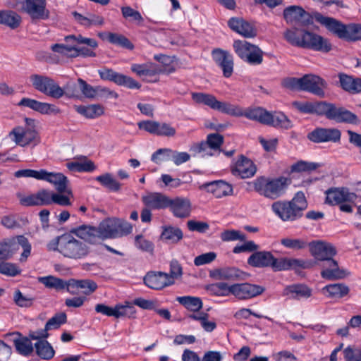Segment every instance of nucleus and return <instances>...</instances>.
Listing matches in <instances>:
<instances>
[{
	"label": "nucleus",
	"mask_w": 361,
	"mask_h": 361,
	"mask_svg": "<svg viewBox=\"0 0 361 361\" xmlns=\"http://www.w3.org/2000/svg\"><path fill=\"white\" fill-rule=\"evenodd\" d=\"M229 115L236 117L245 116L250 120L266 125L269 118V111L260 107L244 110L238 105L232 104Z\"/></svg>",
	"instance_id": "nucleus-16"
},
{
	"label": "nucleus",
	"mask_w": 361,
	"mask_h": 361,
	"mask_svg": "<svg viewBox=\"0 0 361 361\" xmlns=\"http://www.w3.org/2000/svg\"><path fill=\"white\" fill-rule=\"evenodd\" d=\"M290 183L291 179L283 176L272 179L260 177L253 181V186L259 195L275 200L286 192Z\"/></svg>",
	"instance_id": "nucleus-4"
},
{
	"label": "nucleus",
	"mask_w": 361,
	"mask_h": 361,
	"mask_svg": "<svg viewBox=\"0 0 361 361\" xmlns=\"http://www.w3.org/2000/svg\"><path fill=\"white\" fill-rule=\"evenodd\" d=\"M349 290V288L342 283L326 285L322 288V292L331 298H343L348 294Z\"/></svg>",
	"instance_id": "nucleus-41"
},
{
	"label": "nucleus",
	"mask_w": 361,
	"mask_h": 361,
	"mask_svg": "<svg viewBox=\"0 0 361 361\" xmlns=\"http://www.w3.org/2000/svg\"><path fill=\"white\" fill-rule=\"evenodd\" d=\"M228 27L244 37L251 38L257 35V30L250 23L240 18H231L228 21Z\"/></svg>",
	"instance_id": "nucleus-32"
},
{
	"label": "nucleus",
	"mask_w": 361,
	"mask_h": 361,
	"mask_svg": "<svg viewBox=\"0 0 361 361\" xmlns=\"http://www.w3.org/2000/svg\"><path fill=\"white\" fill-rule=\"evenodd\" d=\"M38 281L47 288H54L56 290L66 289L72 295H77L80 290L78 280L75 279L66 281L53 276H47L38 278Z\"/></svg>",
	"instance_id": "nucleus-11"
},
{
	"label": "nucleus",
	"mask_w": 361,
	"mask_h": 361,
	"mask_svg": "<svg viewBox=\"0 0 361 361\" xmlns=\"http://www.w3.org/2000/svg\"><path fill=\"white\" fill-rule=\"evenodd\" d=\"M344 357L346 361H361V349L348 346L343 350Z\"/></svg>",
	"instance_id": "nucleus-64"
},
{
	"label": "nucleus",
	"mask_w": 361,
	"mask_h": 361,
	"mask_svg": "<svg viewBox=\"0 0 361 361\" xmlns=\"http://www.w3.org/2000/svg\"><path fill=\"white\" fill-rule=\"evenodd\" d=\"M319 266L322 268L321 276L323 279L338 280L344 279L347 276L346 271L341 269L337 261L333 257L319 262Z\"/></svg>",
	"instance_id": "nucleus-25"
},
{
	"label": "nucleus",
	"mask_w": 361,
	"mask_h": 361,
	"mask_svg": "<svg viewBox=\"0 0 361 361\" xmlns=\"http://www.w3.org/2000/svg\"><path fill=\"white\" fill-rule=\"evenodd\" d=\"M114 317L120 318L121 317H134L136 310L133 305L126 302L125 305L117 304L114 307Z\"/></svg>",
	"instance_id": "nucleus-51"
},
{
	"label": "nucleus",
	"mask_w": 361,
	"mask_h": 361,
	"mask_svg": "<svg viewBox=\"0 0 361 361\" xmlns=\"http://www.w3.org/2000/svg\"><path fill=\"white\" fill-rule=\"evenodd\" d=\"M20 106H26L42 114H58L60 110L54 105L41 102L34 99L23 97L18 104Z\"/></svg>",
	"instance_id": "nucleus-33"
},
{
	"label": "nucleus",
	"mask_w": 361,
	"mask_h": 361,
	"mask_svg": "<svg viewBox=\"0 0 361 361\" xmlns=\"http://www.w3.org/2000/svg\"><path fill=\"white\" fill-rule=\"evenodd\" d=\"M207 192L212 193L216 197L221 198L233 192L232 186L224 180L207 183L202 186Z\"/></svg>",
	"instance_id": "nucleus-38"
},
{
	"label": "nucleus",
	"mask_w": 361,
	"mask_h": 361,
	"mask_svg": "<svg viewBox=\"0 0 361 361\" xmlns=\"http://www.w3.org/2000/svg\"><path fill=\"white\" fill-rule=\"evenodd\" d=\"M284 293L292 298L300 300L310 298L312 295V290L304 284H293L285 288Z\"/></svg>",
	"instance_id": "nucleus-40"
},
{
	"label": "nucleus",
	"mask_w": 361,
	"mask_h": 361,
	"mask_svg": "<svg viewBox=\"0 0 361 361\" xmlns=\"http://www.w3.org/2000/svg\"><path fill=\"white\" fill-rule=\"evenodd\" d=\"M66 166L70 171L74 172H91L96 168L92 161L68 162L66 164Z\"/></svg>",
	"instance_id": "nucleus-52"
},
{
	"label": "nucleus",
	"mask_w": 361,
	"mask_h": 361,
	"mask_svg": "<svg viewBox=\"0 0 361 361\" xmlns=\"http://www.w3.org/2000/svg\"><path fill=\"white\" fill-rule=\"evenodd\" d=\"M312 114L325 116L336 123L359 125L360 120L356 114L345 107L326 101L313 102Z\"/></svg>",
	"instance_id": "nucleus-3"
},
{
	"label": "nucleus",
	"mask_w": 361,
	"mask_h": 361,
	"mask_svg": "<svg viewBox=\"0 0 361 361\" xmlns=\"http://www.w3.org/2000/svg\"><path fill=\"white\" fill-rule=\"evenodd\" d=\"M26 125L13 128L8 133V138L16 145L20 147L28 145L36 146L40 142V137L34 126L31 125L33 120L25 118Z\"/></svg>",
	"instance_id": "nucleus-5"
},
{
	"label": "nucleus",
	"mask_w": 361,
	"mask_h": 361,
	"mask_svg": "<svg viewBox=\"0 0 361 361\" xmlns=\"http://www.w3.org/2000/svg\"><path fill=\"white\" fill-rule=\"evenodd\" d=\"M183 236L182 231L179 228L173 226L166 227L161 233V238L171 243H177Z\"/></svg>",
	"instance_id": "nucleus-50"
},
{
	"label": "nucleus",
	"mask_w": 361,
	"mask_h": 361,
	"mask_svg": "<svg viewBox=\"0 0 361 361\" xmlns=\"http://www.w3.org/2000/svg\"><path fill=\"white\" fill-rule=\"evenodd\" d=\"M0 273L6 276H15L20 273V269L15 264L3 262L0 263Z\"/></svg>",
	"instance_id": "nucleus-63"
},
{
	"label": "nucleus",
	"mask_w": 361,
	"mask_h": 361,
	"mask_svg": "<svg viewBox=\"0 0 361 361\" xmlns=\"http://www.w3.org/2000/svg\"><path fill=\"white\" fill-rule=\"evenodd\" d=\"M95 180L102 186L111 191L117 192L121 188V184L114 178L112 174L109 173H106L97 176Z\"/></svg>",
	"instance_id": "nucleus-48"
},
{
	"label": "nucleus",
	"mask_w": 361,
	"mask_h": 361,
	"mask_svg": "<svg viewBox=\"0 0 361 361\" xmlns=\"http://www.w3.org/2000/svg\"><path fill=\"white\" fill-rule=\"evenodd\" d=\"M191 96L195 103L208 106L212 109L229 115L232 104L220 102L214 95L203 92H192Z\"/></svg>",
	"instance_id": "nucleus-13"
},
{
	"label": "nucleus",
	"mask_w": 361,
	"mask_h": 361,
	"mask_svg": "<svg viewBox=\"0 0 361 361\" xmlns=\"http://www.w3.org/2000/svg\"><path fill=\"white\" fill-rule=\"evenodd\" d=\"M64 40L66 42H73L75 45L76 44H84L92 49H95L98 46V44L95 39L84 37L81 35H78V37H75V35H68L64 38Z\"/></svg>",
	"instance_id": "nucleus-58"
},
{
	"label": "nucleus",
	"mask_w": 361,
	"mask_h": 361,
	"mask_svg": "<svg viewBox=\"0 0 361 361\" xmlns=\"http://www.w3.org/2000/svg\"><path fill=\"white\" fill-rule=\"evenodd\" d=\"M307 207L302 192H298L290 201L279 200L271 205L273 212L283 221H294L300 219Z\"/></svg>",
	"instance_id": "nucleus-2"
},
{
	"label": "nucleus",
	"mask_w": 361,
	"mask_h": 361,
	"mask_svg": "<svg viewBox=\"0 0 361 361\" xmlns=\"http://www.w3.org/2000/svg\"><path fill=\"white\" fill-rule=\"evenodd\" d=\"M142 201L151 209H161L169 207V198L159 192H150L142 196Z\"/></svg>",
	"instance_id": "nucleus-35"
},
{
	"label": "nucleus",
	"mask_w": 361,
	"mask_h": 361,
	"mask_svg": "<svg viewBox=\"0 0 361 361\" xmlns=\"http://www.w3.org/2000/svg\"><path fill=\"white\" fill-rule=\"evenodd\" d=\"M67 320L66 313L61 312L55 314L51 319H49L46 323L44 329L48 331L52 329H56L61 326V324H65Z\"/></svg>",
	"instance_id": "nucleus-55"
},
{
	"label": "nucleus",
	"mask_w": 361,
	"mask_h": 361,
	"mask_svg": "<svg viewBox=\"0 0 361 361\" xmlns=\"http://www.w3.org/2000/svg\"><path fill=\"white\" fill-rule=\"evenodd\" d=\"M220 238L224 242L235 240L245 241L246 240L245 234L237 230H225L221 233Z\"/></svg>",
	"instance_id": "nucleus-56"
},
{
	"label": "nucleus",
	"mask_w": 361,
	"mask_h": 361,
	"mask_svg": "<svg viewBox=\"0 0 361 361\" xmlns=\"http://www.w3.org/2000/svg\"><path fill=\"white\" fill-rule=\"evenodd\" d=\"M357 195L350 192L347 188H331L326 191V202L331 204H340L344 202H354Z\"/></svg>",
	"instance_id": "nucleus-31"
},
{
	"label": "nucleus",
	"mask_w": 361,
	"mask_h": 361,
	"mask_svg": "<svg viewBox=\"0 0 361 361\" xmlns=\"http://www.w3.org/2000/svg\"><path fill=\"white\" fill-rule=\"evenodd\" d=\"M65 44H54L51 46V49L56 53L67 57L75 58L78 57L76 47L73 42H67Z\"/></svg>",
	"instance_id": "nucleus-45"
},
{
	"label": "nucleus",
	"mask_w": 361,
	"mask_h": 361,
	"mask_svg": "<svg viewBox=\"0 0 361 361\" xmlns=\"http://www.w3.org/2000/svg\"><path fill=\"white\" fill-rule=\"evenodd\" d=\"M69 232L84 241L94 244L100 240L98 226L82 224L72 228Z\"/></svg>",
	"instance_id": "nucleus-29"
},
{
	"label": "nucleus",
	"mask_w": 361,
	"mask_h": 361,
	"mask_svg": "<svg viewBox=\"0 0 361 361\" xmlns=\"http://www.w3.org/2000/svg\"><path fill=\"white\" fill-rule=\"evenodd\" d=\"M344 39L349 41H357L361 39V25L348 24L346 25Z\"/></svg>",
	"instance_id": "nucleus-54"
},
{
	"label": "nucleus",
	"mask_w": 361,
	"mask_h": 361,
	"mask_svg": "<svg viewBox=\"0 0 361 361\" xmlns=\"http://www.w3.org/2000/svg\"><path fill=\"white\" fill-rule=\"evenodd\" d=\"M209 276L219 281H239L245 279L247 274L238 268L224 267L215 269L209 271Z\"/></svg>",
	"instance_id": "nucleus-27"
},
{
	"label": "nucleus",
	"mask_w": 361,
	"mask_h": 361,
	"mask_svg": "<svg viewBox=\"0 0 361 361\" xmlns=\"http://www.w3.org/2000/svg\"><path fill=\"white\" fill-rule=\"evenodd\" d=\"M274 256L269 251H257L247 259V264L253 267L263 268L272 266Z\"/></svg>",
	"instance_id": "nucleus-37"
},
{
	"label": "nucleus",
	"mask_w": 361,
	"mask_h": 361,
	"mask_svg": "<svg viewBox=\"0 0 361 361\" xmlns=\"http://www.w3.org/2000/svg\"><path fill=\"white\" fill-rule=\"evenodd\" d=\"M90 252V247L78 240L70 232L64 233L61 243V254L65 257L80 259L86 257Z\"/></svg>",
	"instance_id": "nucleus-8"
},
{
	"label": "nucleus",
	"mask_w": 361,
	"mask_h": 361,
	"mask_svg": "<svg viewBox=\"0 0 361 361\" xmlns=\"http://www.w3.org/2000/svg\"><path fill=\"white\" fill-rule=\"evenodd\" d=\"M168 160L172 161L176 165H180L190 160V156L185 152H179L168 149Z\"/></svg>",
	"instance_id": "nucleus-57"
},
{
	"label": "nucleus",
	"mask_w": 361,
	"mask_h": 361,
	"mask_svg": "<svg viewBox=\"0 0 361 361\" xmlns=\"http://www.w3.org/2000/svg\"><path fill=\"white\" fill-rule=\"evenodd\" d=\"M135 245L137 249L143 252H152L154 250L153 243L146 239L142 235H137L135 236Z\"/></svg>",
	"instance_id": "nucleus-61"
},
{
	"label": "nucleus",
	"mask_w": 361,
	"mask_h": 361,
	"mask_svg": "<svg viewBox=\"0 0 361 361\" xmlns=\"http://www.w3.org/2000/svg\"><path fill=\"white\" fill-rule=\"evenodd\" d=\"M235 54L248 64L257 66L263 61V51L257 46L245 40H235L233 44Z\"/></svg>",
	"instance_id": "nucleus-9"
},
{
	"label": "nucleus",
	"mask_w": 361,
	"mask_h": 361,
	"mask_svg": "<svg viewBox=\"0 0 361 361\" xmlns=\"http://www.w3.org/2000/svg\"><path fill=\"white\" fill-rule=\"evenodd\" d=\"M74 108L78 114L87 118H95L104 113V107L100 104L78 105Z\"/></svg>",
	"instance_id": "nucleus-42"
},
{
	"label": "nucleus",
	"mask_w": 361,
	"mask_h": 361,
	"mask_svg": "<svg viewBox=\"0 0 361 361\" xmlns=\"http://www.w3.org/2000/svg\"><path fill=\"white\" fill-rule=\"evenodd\" d=\"M264 288L250 283H237L232 284V295L238 300H249L257 297L264 291Z\"/></svg>",
	"instance_id": "nucleus-15"
},
{
	"label": "nucleus",
	"mask_w": 361,
	"mask_h": 361,
	"mask_svg": "<svg viewBox=\"0 0 361 361\" xmlns=\"http://www.w3.org/2000/svg\"><path fill=\"white\" fill-rule=\"evenodd\" d=\"M191 96L195 103L208 106L212 109L229 115L232 104L220 102L214 95L203 92H192Z\"/></svg>",
	"instance_id": "nucleus-14"
},
{
	"label": "nucleus",
	"mask_w": 361,
	"mask_h": 361,
	"mask_svg": "<svg viewBox=\"0 0 361 361\" xmlns=\"http://www.w3.org/2000/svg\"><path fill=\"white\" fill-rule=\"evenodd\" d=\"M31 86L39 92L54 99L61 98L65 92L51 77L43 74L32 73L29 76Z\"/></svg>",
	"instance_id": "nucleus-7"
},
{
	"label": "nucleus",
	"mask_w": 361,
	"mask_h": 361,
	"mask_svg": "<svg viewBox=\"0 0 361 361\" xmlns=\"http://www.w3.org/2000/svg\"><path fill=\"white\" fill-rule=\"evenodd\" d=\"M41 173L40 180L52 184L58 192L72 195V191L68 187V180L63 173L48 172L45 169H41Z\"/></svg>",
	"instance_id": "nucleus-20"
},
{
	"label": "nucleus",
	"mask_w": 361,
	"mask_h": 361,
	"mask_svg": "<svg viewBox=\"0 0 361 361\" xmlns=\"http://www.w3.org/2000/svg\"><path fill=\"white\" fill-rule=\"evenodd\" d=\"M283 18L290 25H306L309 23L310 15L302 7L290 6L283 11Z\"/></svg>",
	"instance_id": "nucleus-30"
},
{
	"label": "nucleus",
	"mask_w": 361,
	"mask_h": 361,
	"mask_svg": "<svg viewBox=\"0 0 361 361\" xmlns=\"http://www.w3.org/2000/svg\"><path fill=\"white\" fill-rule=\"evenodd\" d=\"M311 267L312 263L309 261L288 257L276 258L274 257L271 269L274 271H280L296 269L298 268L308 269Z\"/></svg>",
	"instance_id": "nucleus-26"
},
{
	"label": "nucleus",
	"mask_w": 361,
	"mask_h": 361,
	"mask_svg": "<svg viewBox=\"0 0 361 361\" xmlns=\"http://www.w3.org/2000/svg\"><path fill=\"white\" fill-rule=\"evenodd\" d=\"M23 10L32 21L47 19L49 16V11L46 9V0H25Z\"/></svg>",
	"instance_id": "nucleus-19"
},
{
	"label": "nucleus",
	"mask_w": 361,
	"mask_h": 361,
	"mask_svg": "<svg viewBox=\"0 0 361 361\" xmlns=\"http://www.w3.org/2000/svg\"><path fill=\"white\" fill-rule=\"evenodd\" d=\"M13 343L16 351L24 356H28L33 352V345L30 338L19 337L14 339Z\"/></svg>",
	"instance_id": "nucleus-46"
},
{
	"label": "nucleus",
	"mask_w": 361,
	"mask_h": 361,
	"mask_svg": "<svg viewBox=\"0 0 361 361\" xmlns=\"http://www.w3.org/2000/svg\"><path fill=\"white\" fill-rule=\"evenodd\" d=\"M21 17L13 11H0V24L5 25L11 29H16L20 26Z\"/></svg>",
	"instance_id": "nucleus-43"
},
{
	"label": "nucleus",
	"mask_w": 361,
	"mask_h": 361,
	"mask_svg": "<svg viewBox=\"0 0 361 361\" xmlns=\"http://www.w3.org/2000/svg\"><path fill=\"white\" fill-rule=\"evenodd\" d=\"M35 349L37 354L44 360H50L54 356V350L47 341L42 340L37 342Z\"/></svg>",
	"instance_id": "nucleus-49"
},
{
	"label": "nucleus",
	"mask_w": 361,
	"mask_h": 361,
	"mask_svg": "<svg viewBox=\"0 0 361 361\" xmlns=\"http://www.w3.org/2000/svg\"><path fill=\"white\" fill-rule=\"evenodd\" d=\"M266 125L284 129H290L293 127L292 121L281 111L269 112Z\"/></svg>",
	"instance_id": "nucleus-39"
},
{
	"label": "nucleus",
	"mask_w": 361,
	"mask_h": 361,
	"mask_svg": "<svg viewBox=\"0 0 361 361\" xmlns=\"http://www.w3.org/2000/svg\"><path fill=\"white\" fill-rule=\"evenodd\" d=\"M233 175L240 178H250L256 173L255 164L246 157L241 155L231 166Z\"/></svg>",
	"instance_id": "nucleus-24"
},
{
	"label": "nucleus",
	"mask_w": 361,
	"mask_h": 361,
	"mask_svg": "<svg viewBox=\"0 0 361 361\" xmlns=\"http://www.w3.org/2000/svg\"><path fill=\"white\" fill-rule=\"evenodd\" d=\"M315 19L317 22L324 25L331 32L341 39H344L346 25L333 18L324 16L320 13L315 15Z\"/></svg>",
	"instance_id": "nucleus-34"
},
{
	"label": "nucleus",
	"mask_w": 361,
	"mask_h": 361,
	"mask_svg": "<svg viewBox=\"0 0 361 361\" xmlns=\"http://www.w3.org/2000/svg\"><path fill=\"white\" fill-rule=\"evenodd\" d=\"M176 301L192 312H198L203 305L202 300L194 296H179L176 298Z\"/></svg>",
	"instance_id": "nucleus-44"
},
{
	"label": "nucleus",
	"mask_w": 361,
	"mask_h": 361,
	"mask_svg": "<svg viewBox=\"0 0 361 361\" xmlns=\"http://www.w3.org/2000/svg\"><path fill=\"white\" fill-rule=\"evenodd\" d=\"M280 243L284 247L296 251L304 250L309 246V243L304 238L286 237L281 239Z\"/></svg>",
	"instance_id": "nucleus-47"
},
{
	"label": "nucleus",
	"mask_w": 361,
	"mask_h": 361,
	"mask_svg": "<svg viewBox=\"0 0 361 361\" xmlns=\"http://www.w3.org/2000/svg\"><path fill=\"white\" fill-rule=\"evenodd\" d=\"M54 192L41 190L35 194L20 197V203L23 206H44L53 203Z\"/></svg>",
	"instance_id": "nucleus-28"
},
{
	"label": "nucleus",
	"mask_w": 361,
	"mask_h": 361,
	"mask_svg": "<svg viewBox=\"0 0 361 361\" xmlns=\"http://www.w3.org/2000/svg\"><path fill=\"white\" fill-rule=\"evenodd\" d=\"M284 39L291 45L327 53L331 50L329 41L305 29L291 27L283 32Z\"/></svg>",
	"instance_id": "nucleus-1"
},
{
	"label": "nucleus",
	"mask_w": 361,
	"mask_h": 361,
	"mask_svg": "<svg viewBox=\"0 0 361 361\" xmlns=\"http://www.w3.org/2000/svg\"><path fill=\"white\" fill-rule=\"evenodd\" d=\"M143 281L148 288L153 290H162L174 284V281H170L168 274L163 271H148L144 276Z\"/></svg>",
	"instance_id": "nucleus-22"
},
{
	"label": "nucleus",
	"mask_w": 361,
	"mask_h": 361,
	"mask_svg": "<svg viewBox=\"0 0 361 361\" xmlns=\"http://www.w3.org/2000/svg\"><path fill=\"white\" fill-rule=\"evenodd\" d=\"M327 88V82L317 75L306 74L301 78V90L302 91L324 98L325 97V90Z\"/></svg>",
	"instance_id": "nucleus-10"
},
{
	"label": "nucleus",
	"mask_w": 361,
	"mask_h": 361,
	"mask_svg": "<svg viewBox=\"0 0 361 361\" xmlns=\"http://www.w3.org/2000/svg\"><path fill=\"white\" fill-rule=\"evenodd\" d=\"M98 72L102 80L111 81L117 85L137 90L141 87V85L131 77L116 72L112 69L104 68L99 70Z\"/></svg>",
	"instance_id": "nucleus-12"
},
{
	"label": "nucleus",
	"mask_w": 361,
	"mask_h": 361,
	"mask_svg": "<svg viewBox=\"0 0 361 361\" xmlns=\"http://www.w3.org/2000/svg\"><path fill=\"white\" fill-rule=\"evenodd\" d=\"M169 207L173 214L178 218H187L191 212V204L188 200L177 197L169 199Z\"/></svg>",
	"instance_id": "nucleus-36"
},
{
	"label": "nucleus",
	"mask_w": 361,
	"mask_h": 361,
	"mask_svg": "<svg viewBox=\"0 0 361 361\" xmlns=\"http://www.w3.org/2000/svg\"><path fill=\"white\" fill-rule=\"evenodd\" d=\"M100 240L121 238L130 234L133 227L126 221L117 218H108L98 226Z\"/></svg>",
	"instance_id": "nucleus-6"
},
{
	"label": "nucleus",
	"mask_w": 361,
	"mask_h": 361,
	"mask_svg": "<svg viewBox=\"0 0 361 361\" xmlns=\"http://www.w3.org/2000/svg\"><path fill=\"white\" fill-rule=\"evenodd\" d=\"M191 151L195 155H200L202 157L213 156L214 152L205 142L194 145L191 147Z\"/></svg>",
	"instance_id": "nucleus-60"
},
{
	"label": "nucleus",
	"mask_w": 361,
	"mask_h": 361,
	"mask_svg": "<svg viewBox=\"0 0 361 361\" xmlns=\"http://www.w3.org/2000/svg\"><path fill=\"white\" fill-rule=\"evenodd\" d=\"M210 290L215 295L219 296H228L232 294V285H228L225 282H219L212 284Z\"/></svg>",
	"instance_id": "nucleus-59"
},
{
	"label": "nucleus",
	"mask_w": 361,
	"mask_h": 361,
	"mask_svg": "<svg viewBox=\"0 0 361 361\" xmlns=\"http://www.w3.org/2000/svg\"><path fill=\"white\" fill-rule=\"evenodd\" d=\"M155 135L158 136L171 137L176 134V129L166 123L157 122Z\"/></svg>",
	"instance_id": "nucleus-62"
},
{
	"label": "nucleus",
	"mask_w": 361,
	"mask_h": 361,
	"mask_svg": "<svg viewBox=\"0 0 361 361\" xmlns=\"http://www.w3.org/2000/svg\"><path fill=\"white\" fill-rule=\"evenodd\" d=\"M5 240L7 245V249L10 252V258L19 250L20 247H21L23 251L20 255V261L22 262H25L27 257L30 255L32 248L28 239L24 235H17Z\"/></svg>",
	"instance_id": "nucleus-21"
},
{
	"label": "nucleus",
	"mask_w": 361,
	"mask_h": 361,
	"mask_svg": "<svg viewBox=\"0 0 361 361\" xmlns=\"http://www.w3.org/2000/svg\"><path fill=\"white\" fill-rule=\"evenodd\" d=\"M212 56L216 64L222 70L225 78L231 76L233 72V57L228 51L221 49H214Z\"/></svg>",
	"instance_id": "nucleus-18"
},
{
	"label": "nucleus",
	"mask_w": 361,
	"mask_h": 361,
	"mask_svg": "<svg viewBox=\"0 0 361 361\" xmlns=\"http://www.w3.org/2000/svg\"><path fill=\"white\" fill-rule=\"evenodd\" d=\"M109 42L129 50L134 48V45L126 37L118 33H110Z\"/></svg>",
	"instance_id": "nucleus-53"
},
{
	"label": "nucleus",
	"mask_w": 361,
	"mask_h": 361,
	"mask_svg": "<svg viewBox=\"0 0 361 361\" xmlns=\"http://www.w3.org/2000/svg\"><path fill=\"white\" fill-rule=\"evenodd\" d=\"M311 255L319 262L331 258L336 255V248L330 243L324 241L309 243Z\"/></svg>",
	"instance_id": "nucleus-23"
},
{
	"label": "nucleus",
	"mask_w": 361,
	"mask_h": 361,
	"mask_svg": "<svg viewBox=\"0 0 361 361\" xmlns=\"http://www.w3.org/2000/svg\"><path fill=\"white\" fill-rule=\"evenodd\" d=\"M341 137V130L334 128H317L307 135V138L314 143L338 142Z\"/></svg>",
	"instance_id": "nucleus-17"
}]
</instances>
